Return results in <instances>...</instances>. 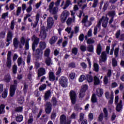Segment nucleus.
Instances as JSON below:
<instances>
[{"mask_svg":"<svg viewBox=\"0 0 124 124\" xmlns=\"http://www.w3.org/2000/svg\"><path fill=\"white\" fill-rule=\"evenodd\" d=\"M31 40H34L32 43V50L35 56L39 57L40 55H43V51L40 48H37L35 50V48L37 47V45L39 44V38L36 37V36L34 34L31 37Z\"/></svg>","mask_w":124,"mask_h":124,"instance_id":"f257e3e1","label":"nucleus"},{"mask_svg":"<svg viewBox=\"0 0 124 124\" xmlns=\"http://www.w3.org/2000/svg\"><path fill=\"white\" fill-rule=\"evenodd\" d=\"M30 40H31V39H29L26 41L25 37L22 36L20 40L21 44L19 45V49H23V46L25 44V50H29L30 49Z\"/></svg>","mask_w":124,"mask_h":124,"instance_id":"f03ea898","label":"nucleus"},{"mask_svg":"<svg viewBox=\"0 0 124 124\" xmlns=\"http://www.w3.org/2000/svg\"><path fill=\"white\" fill-rule=\"evenodd\" d=\"M70 99L72 105H74L77 102V94L74 90H71L69 92Z\"/></svg>","mask_w":124,"mask_h":124,"instance_id":"7ed1b4c3","label":"nucleus"},{"mask_svg":"<svg viewBox=\"0 0 124 124\" xmlns=\"http://www.w3.org/2000/svg\"><path fill=\"white\" fill-rule=\"evenodd\" d=\"M89 87L88 85L85 84L81 87V89L80 90L79 93L78 94L79 98H83L86 95V92L88 91Z\"/></svg>","mask_w":124,"mask_h":124,"instance_id":"20e7f679","label":"nucleus"},{"mask_svg":"<svg viewBox=\"0 0 124 124\" xmlns=\"http://www.w3.org/2000/svg\"><path fill=\"white\" fill-rule=\"evenodd\" d=\"M68 79L67 77L62 76L59 79V83L62 88H66L68 84Z\"/></svg>","mask_w":124,"mask_h":124,"instance_id":"39448f33","label":"nucleus"},{"mask_svg":"<svg viewBox=\"0 0 124 124\" xmlns=\"http://www.w3.org/2000/svg\"><path fill=\"white\" fill-rule=\"evenodd\" d=\"M12 55V52L11 51H8L7 55V61L6 66L8 68H11L12 65V61L11 60V55Z\"/></svg>","mask_w":124,"mask_h":124,"instance_id":"423d86ee","label":"nucleus"},{"mask_svg":"<svg viewBox=\"0 0 124 124\" xmlns=\"http://www.w3.org/2000/svg\"><path fill=\"white\" fill-rule=\"evenodd\" d=\"M40 32V34H39V36L41 37V39L42 40L46 39V38L47 37V32H46V30L45 29V26H44V25L41 27Z\"/></svg>","mask_w":124,"mask_h":124,"instance_id":"0eeeda50","label":"nucleus"},{"mask_svg":"<svg viewBox=\"0 0 124 124\" xmlns=\"http://www.w3.org/2000/svg\"><path fill=\"white\" fill-rule=\"evenodd\" d=\"M2 93L1 96L0 95V97H2V98H6L7 97V95L8 94V90L7 89H4L3 91V85L0 84V94Z\"/></svg>","mask_w":124,"mask_h":124,"instance_id":"6e6552de","label":"nucleus"},{"mask_svg":"<svg viewBox=\"0 0 124 124\" xmlns=\"http://www.w3.org/2000/svg\"><path fill=\"white\" fill-rule=\"evenodd\" d=\"M69 12L67 10H64L62 12L61 15V19L62 23H65V21L67 19V16H69Z\"/></svg>","mask_w":124,"mask_h":124,"instance_id":"1a4fd4ad","label":"nucleus"},{"mask_svg":"<svg viewBox=\"0 0 124 124\" xmlns=\"http://www.w3.org/2000/svg\"><path fill=\"white\" fill-rule=\"evenodd\" d=\"M45 110L46 114H51L52 112V104L50 102H46L45 104Z\"/></svg>","mask_w":124,"mask_h":124,"instance_id":"9d476101","label":"nucleus"},{"mask_svg":"<svg viewBox=\"0 0 124 124\" xmlns=\"http://www.w3.org/2000/svg\"><path fill=\"white\" fill-rule=\"evenodd\" d=\"M13 37V34L12 33V31H8L7 34V39H6V42H8V43L6 44L7 47H8L10 43L12 42Z\"/></svg>","mask_w":124,"mask_h":124,"instance_id":"9b49d317","label":"nucleus"},{"mask_svg":"<svg viewBox=\"0 0 124 124\" xmlns=\"http://www.w3.org/2000/svg\"><path fill=\"white\" fill-rule=\"evenodd\" d=\"M49 75V81L54 82L55 80L56 81H59V77H60V76H58L56 77L55 76V74L54 73V72H49L48 73Z\"/></svg>","mask_w":124,"mask_h":124,"instance_id":"f8f14e48","label":"nucleus"},{"mask_svg":"<svg viewBox=\"0 0 124 124\" xmlns=\"http://www.w3.org/2000/svg\"><path fill=\"white\" fill-rule=\"evenodd\" d=\"M71 120L66 122V116L64 114H62L60 117V124H71Z\"/></svg>","mask_w":124,"mask_h":124,"instance_id":"ddd939ff","label":"nucleus"},{"mask_svg":"<svg viewBox=\"0 0 124 124\" xmlns=\"http://www.w3.org/2000/svg\"><path fill=\"white\" fill-rule=\"evenodd\" d=\"M51 94H52V93H51V90H48L46 91L45 95H44V100L45 101H47V100H49V99H50Z\"/></svg>","mask_w":124,"mask_h":124,"instance_id":"4468645a","label":"nucleus"},{"mask_svg":"<svg viewBox=\"0 0 124 124\" xmlns=\"http://www.w3.org/2000/svg\"><path fill=\"white\" fill-rule=\"evenodd\" d=\"M47 22L48 28L49 29H52V27H53L54 25V19H53V18L51 17H48Z\"/></svg>","mask_w":124,"mask_h":124,"instance_id":"2eb2a0df","label":"nucleus"},{"mask_svg":"<svg viewBox=\"0 0 124 124\" xmlns=\"http://www.w3.org/2000/svg\"><path fill=\"white\" fill-rule=\"evenodd\" d=\"M46 74V71L45 70V68L41 67L38 70V77H41V76H43V75H45Z\"/></svg>","mask_w":124,"mask_h":124,"instance_id":"dca6fc26","label":"nucleus"},{"mask_svg":"<svg viewBox=\"0 0 124 124\" xmlns=\"http://www.w3.org/2000/svg\"><path fill=\"white\" fill-rule=\"evenodd\" d=\"M46 47H47L46 42L44 41H41L39 42V48H40L42 51H43L44 50H45V49H46Z\"/></svg>","mask_w":124,"mask_h":124,"instance_id":"f3484780","label":"nucleus"},{"mask_svg":"<svg viewBox=\"0 0 124 124\" xmlns=\"http://www.w3.org/2000/svg\"><path fill=\"white\" fill-rule=\"evenodd\" d=\"M116 110L117 112H121V111H123V101L121 100L118 103L116 108Z\"/></svg>","mask_w":124,"mask_h":124,"instance_id":"a211bd4d","label":"nucleus"},{"mask_svg":"<svg viewBox=\"0 0 124 124\" xmlns=\"http://www.w3.org/2000/svg\"><path fill=\"white\" fill-rule=\"evenodd\" d=\"M101 62H106L107 61V54L106 51H103L101 56Z\"/></svg>","mask_w":124,"mask_h":124,"instance_id":"6ab92c4d","label":"nucleus"},{"mask_svg":"<svg viewBox=\"0 0 124 124\" xmlns=\"http://www.w3.org/2000/svg\"><path fill=\"white\" fill-rule=\"evenodd\" d=\"M45 63L47 66H50V65L53 64V61H52V59H51L50 57H46L45 59Z\"/></svg>","mask_w":124,"mask_h":124,"instance_id":"aec40b11","label":"nucleus"},{"mask_svg":"<svg viewBox=\"0 0 124 124\" xmlns=\"http://www.w3.org/2000/svg\"><path fill=\"white\" fill-rule=\"evenodd\" d=\"M58 40V36H53L49 40V43L50 45H53V44H55L57 41Z\"/></svg>","mask_w":124,"mask_h":124,"instance_id":"412c9836","label":"nucleus"},{"mask_svg":"<svg viewBox=\"0 0 124 124\" xmlns=\"http://www.w3.org/2000/svg\"><path fill=\"white\" fill-rule=\"evenodd\" d=\"M75 22V16H73V18L69 17L67 21H66V23L67 25V26H70L71 25V23H74Z\"/></svg>","mask_w":124,"mask_h":124,"instance_id":"4be33fe9","label":"nucleus"},{"mask_svg":"<svg viewBox=\"0 0 124 124\" xmlns=\"http://www.w3.org/2000/svg\"><path fill=\"white\" fill-rule=\"evenodd\" d=\"M102 51V46H101V45L100 44H99L97 46L96 53L97 55H100L101 54V52Z\"/></svg>","mask_w":124,"mask_h":124,"instance_id":"5701e85b","label":"nucleus"},{"mask_svg":"<svg viewBox=\"0 0 124 124\" xmlns=\"http://www.w3.org/2000/svg\"><path fill=\"white\" fill-rule=\"evenodd\" d=\"M13 45L15 49H18L19 47V40L17 38H15L13 40Z\"/></svg>","mask_w":124,"mask_h":124,"instance_id":"b1692460","label":"nucleus"},{"mask_svg":"<svg viewBox=\"0 0 124 124\" xmlns=\"http://www.w3.org/2000/svg\"><path fill=\"white\" fill-rule=\"evenodd\" d=\"M96 95L98 97H101L103 95V89L102 88L98 89L96 90Z\"/></svg>","mask_w":124,"mask_h":124,"instance_id":"393cba45","label":"nucleus"},{"mask_svg":"<svg viewBox=\"0 0 124 124\" xmlns=\"http://www.w3.org/2000/svg\"><path fill=\"white\" fill-rule=\"evenodd\" d=\"M86 79L88 83H92L93 81V77L92 75L86 74Z\"/></svg>","mask_w":124,"mask_h":124,"instance_id":"a878e982","label":"nucleus"},{"mask_svg":"<svg viewBox=\"0 0 124 124\" xmlns=\"http://www.w3.org/2000/svg\"><path fill=\"white\" fill-rule=\"evenodd\" d=\"M15 92H16V88L13 87L10 88V96L11 97H13L15 95Z\"/></svg>","mask_w":124,"mask_h":124,"instance_id":"bb28decb","label":"nucleus"},{"mask_svg":"<svg viewBox=\"0 0 124 124\" xmlns=\"http://www.w3.org/2000/svg\"><path fill=\"white\" fill-rule=\"evenodd\" d=\"M91 102L92 103H96L97 102V97H96V95L95 93H93L91 97Z\"/></svg>","mask_w":124,"mask_h":124,"instance_id":"cd10ccee","label":"nucleus"},{"mask_svg":"<svg viewBox=\"0 0 124 124\" xmlns=\"http://www.w3.org/2000/svg\"><path fill=\"white\" fill-rule=\"evenodd\" d=\"M100 84V80L96 76L94 77V86H97Z\"/></svg>","mask_w":124,"mask_h":124,"instance_id":"c85d7f7f","label":"nucleus"},{"mask_svg":"<svg viewBox=\"0 0 124 124\" xmlns=\"http://www.w3.org/2000/svg\"><path fill=\"white\" fill-rule=\"evenodd\" d=\"M5 105L1 104L0 106V115L3 114L5 113Z\"/></svg>","mask_w":124,"mask_h":124,"instance_id":"c756f323","label":"nucleus"},{"mask_svg":"<svg viewBox=\"0 0 124 124\" xmlns=\"http://www.w3.org/2000/svg\"><path fill=\"white\" fill-rule=\"evenodd\" d=\"M109 98L110 100H108V104L110 105L113 104V102H114V93H113V92H111Z\"/></svg>","mask_w":124,"mask_h":124,"instance_id":"7c9ffc66","label":"nucleus"},{"mask_svg":"<svg viewBox=\"0 0 124 124\" xmlns=\"http://www.w3.org/2000/svg\"><path fill=\"white\" fill-rule=\"evenodd\" d=\"M16 120L17 123H21V122H23L24 117L22 115H18L16 117Z\"/></svg>","mask_w":124,"mask_h":124,"instance_id":"2f4dec72","label":"nucleus"},{"mask_svg":"<svg viewBox=\"0 0 124 124\" xmlns=\"http://www.w3.org/2000/svg\"><path fill=\"white\" fill-rule=\"evenodd\" d=\"M87 49L88 52H90V53H93V50H94V48L93 45H89L87 46Z\"/></svg>","mask_w":124,"mask_h":124,"instance_id":"473e14b6","label":"nucleus"},{"mask_svg":"<svg viewBox=\"0 0 124 124\" xmlns=\"http://www.w3.org/2000/svg\"><path fill=\"white\" fill-rule=\"evenodd\" d=\"M29 88V86L28 85V84H27V83L24 82L23 83V93H27L28 92V89Z\"/></svg>","mask_w":124,"mask_h":124,"instance_id":"72a5a7b5","label":"nucleus"},{"mask_svg":"<svg viewBox=\"0 0 124 124\" xmlns=\"http://www.w3.org/2000/svg\"><path fill=\"white\" fill-rule=\"evenodd\" d=\"M51 52V50L50 48H46L45 51L44 56L46 58L50 57V53Z\"/></svg>","mask_w":124,"mask_h":124,"instance_id":"f704fd0d","label":"nucleus"},{"mask_svg":"<svg viewBox=\"0 0 124 124\" xmlns=\"http://www.w3.org/2000/svg\"><path fill=\"white\" fill-rule=\"evenodd\" d=\"M93 66L94 71H95V72H98V71H99V65L97 63H94Z\"/></svg>","mask_w":124,"mask_h":124,"instance_id":"c9c22d12","label":"nucleus"},{"mask_svg":"<svg viewBox=\"0 0 124 124\" xmlns=\"http://www.w3.org/2000/svg\"><path fill=\"white\" fill-rule=\"evenodd\" d=\"M4 80L6 83H9L10 80H11V77H10V75H7L5 76Z\"/></svg>","mask_w":124,"mask_h":124,"instance_id":"e433bc0d","label":"nucleus"},{"mask_svg":"<svg viewBox=\"0 0 124 124\" xmlns=\"http://www.w3.org/2000/svg\"><path fill=\"white\" fill-rule=\"evenodd\" d=\"M51 101L52 102V105L53 106H57L58 100H57V98H56V97H53L51 99Z\"/></svg>","mask_w":124,"mask_h":124,"instance_id":"4c0bfd02","label":"nucleus"},{"mask_svg":"<svg viewBox=\"0 0 124 124\" xmlns=\"http://www.w3.org/2000/svg\"><path fill=\"white\" fill-rule=\"evenodd\" d=\"M87 79L86 76H85L84 75H82L79 77V78L78 79L79 82L80 83H82L84 80H86Z\"/></svg>","mask_w":124,"mask_h":124,"instance_id":"58836bf2","label":"nucleus"},{"mask_svg":"<svg viewBox=\"0 0 124 124\" xmlns=\"http://www.w3.org/2000/svg\"><path fill=\"white\" fill-rule=\"evenodd\" d=\"M103 112L105 114V120H108V110H107V108H104Z\"/></svg>","mask_w":124,"mask_h":124,"instance_id":"ea45409f","label":"nucleus"},{"mask_svg":"<svg viewBox=\"0 0 124 124\" xmlns=\"http://www.w3.org/2000/svg\"><path fill=\"white\" fill-rule=\"evenodd\" d=\"M46 88H47V85L45 84H44L39 87V90L40 91V92H42V91L46 90Z\"/></svg>","mask_w":124,"mask_h":124,"instance_id":"a19ab883","label":"nucleus"},{"mask_svg":"<svg viewBox=\"0 0 124 124\" xmlns=\"http://www.w3.org/2000/svg\"><path fill=\"white\" fill-rule=\"evenodd\" d=\"M108 15L109 17L114 18L116 15V12H115V11H109L108 12Z\"/></svg>","mask_w":124,"mask_h":124,"instance_id":"79ce46f5","label":"nucleus"},{"mask_svg":"<svg viewBox=\"0 0 124 124\" xmlns=\"http://www.w3.org/2000/svg\"><path fill=\"white\" fill-rule=\"evenodd\" d=\"M112 65L113 67H116V66H118V62L116 59L113 58L112 59Z\"/></svg>","mask_w":124,"mask_h":124,"instance_id":"37998d69","label":"nucleus"},{"mask_svg":"<svg viewBox=\"0 0 124 124\" xmlns=\"http://www.w3.org/2000/svg\"><path fill=\"white\" fill-rule=\"evenodd\" d=\"M72 52L75 56L78 54V48L74 47L72 49Z\"/></svg>","mask_w":124,"mask_h":124,"instance_id":"c03bdc74","label":"nucleus"},{"mask_svg":"<svg viewBox=\"0 0 124 124\" xmlns=\"http://www.w3.org/2000/svg\"><path fill=\"white\" fill-rule=\"evenodd\" d=\"M76 76V73L74 72H72L69 74V79H71V80H74Z\"/></svg>","mask_w":124,"mask_h":124,"instance_id":"a18cd8bd","label":"nucleus"},{"mask_svg":"<svg viewBox=\"0 0 124 124\" xmlns=\"http://www.w3.org/2000/svg\"><path fill=\"white\" fill-rule=\"evenodd\" d=\"M104 18H105V16H102V18H101L99 19V22H98L96 27L97 28H100V26H101V22H102V21H103V19H104Z\"/></svg>","mask_w":124,"mask_h":124,"instance_id":"49530a36","label":"nucleus"},{"mask_svg":"<svg viewBox=\"0 0 124 124\" xmlns=\"http://www.w3.org/2000/svg\"><path fill=\"white\" fill-rule=\"evenodd\" d=\"M54 5H55V2L52 1L50 2L49 5V12L51 13L52 12V10L53 8H54Z\"/></svg>","mask_w":124,"mask_h":124,"instance_id":"de8ad7c7","label":"nucleus"},{"mask_svg":"<svg viewBox=\"0 0 124 124\" xmlns=\"http://www.w3.org/2000/svg\"><path fill=\"white\" fill-rule=\"evenodd\" d=\"M71 2V1H70V0H67L63 7V9H66V8H67V7H68L69 5H70Z\"/></svg>","mask_w":124,"mask_h":124,"instance_id":"09e8293b","label":"nucleus"},{"mask_svg":"<svg viewBox=\"0 0 124 124\" xmlns=\"http://www.w3.org/2000/svg\"><path fill=\"white\" fill-rule=\"evenodd\" d=\"M17 86H18V81H17L16 79H15L14 80V84L11 85L10 87L16 89V88H17Z\"/></svg>","mask_w":124,"mask_h":124,"instance_id":"8fccbe9b","label":"nucleus"},{"mask_svg":"<svg viewBox=\"0 0 124 124\" xmlns=\"http://www.w3.org/2000/svg\"><path fill=\"white\" fill-rule=\"evenodd\" d=\"M32 122H33V117L32 116V114H31L30 115V117L28 121V124H32Z\"/></svg>","mask_w":124,"mask_h":124,"instance_id":"3c124183","label":"nucleus"},{"mask_svg":"<svg viewBox=\"0 0 124 124\" xmlns=\"http://www.w3.org/2000/svg\"><path fill=\"white\" fill-rule=\"evenodd\" d=\"M120 50V48L116 47L114 50V56L115 58H118L119 57V50Z\"/></svg>","mask_w":124,"mask_h":124,"instance_id":"603ef678","label":"nucleus"},{"mask_svg":"<svg viewBox=\"0 0 124 124\" xmlns=\"http://www.w3.org/2000/svg\"><path fill=\"white\" fill-rule=\"evenodd\" d=\"M15 111L18 113H21L23 112V107H18L15 108Z\"/></svg>","mask_w":124,"mask_h":124,"instance_id":"864d4df0","label":"nucleus"},{"mask_svg":"<svg viewBox=\"0 0 124 124\" xmlns=\"http://www.w3.org/2000/svg\"><path fill=\"white\" fill-rule=\"evenodd\" d=\"M103 118H104V116H103V113L101 112L98 116V122H102V121H103Z\"/></svg>","mask_w":124,"mask_h":124,"instance_id":"5fc2aeb1","label":"nucleus"},{"mask_svg":"<svg viewBox=\"0 0 124 124\" xmlns=\"http://www.w3.org/2000/svg\"><path fill=\"white\" fill-rule=\"evenodd\" d=\"M61 73H62V67H59L57 71L56 72V76H61V75H60Z\"/></svg>","mask_w":124,"mask_h":124,"instance_id":"6e6d98bb","label":"nucleus"},{"mask_svg":"<svg viewBox=\"0 0 124 124\" xmlns=\"http://www.w3.org/2000/svg\"><path fill=\"white\" fill-rule=\"evenodd\" d=\"M80 49L81 52H86V51H87V47L84 45L80 46Z\"/></svg>","mask_w":124,"mask_h":124,"instance_id":"4d7b16f0","label":"nucleus"},{"mask_svg":"<svg viewBox=\"0 0 124 124\" xmlns=\"http://www.w3.org/2000/svg\"><path fill=\"white\" fill-rule=\"evenodd\" d=\"M84 38H85V35L83 33L80 34L78 37L79 40L82 42L84 41Z\"/></svg>","mask_w":124,"mask_h":124,"instance_id":"13d9d810","label":"nucleus"},{"mask_svg":"<svg viewBox=\"0 0 124 124\" xmlns=\"http://www.w3.org/2000/svg\"><path fill=\"white\" fill-rule=\"evenodd\" d=\"M18 69V67H17V65H14L13 66V72L14 74H16L17 73V70Z\"/></svg>","mask_w":124,"mask_h":124,"instance_id":"bf43d9fd","label":"nucleus"},{"mask_svg":"<svg viewBox=\"0 0 124 124\" xmlns=\"http://www.w3.org/2000/svg\"><path fill=\"white\" fill-rule=\"evenodd\" d=\"M68 66L70 67V68H75V67H76V64L75 62H72L69 63Z\"/></svg>","mask_w":124,"mask_h":124,"instance_id":"052dcab7","label":"nucleus"},{"mask_svg":"<svg viewBox=\"0 0 124 124\" xmlns=\"http://www.w3.org/2000/svg\"><path fill=\"white\" fill-rule=\"evenodd\" d=\"M6 17H8V12L2 14L1 16V19H4V20H5Z\"/></svg>","mask_w":124,"mask_h":124,"instance_id":"680f3d73","label":"nucleus"},{"mask_svg":"<svg viewBox=\"0 0 124 124\" xmlns=\"http://www.w3.org/2000/svg\"><path fill=\"white\" fill-rule=\"evenodd\" d=\"M31 54H28L27 55V63H30L31 62Z\"/></svg>","mask_w":124,"mask_h":124,"instance_id":"e2e57ef3","label":"nucleus"},{"mask_svg":"<svg viewBox=\"0 0 124 124\" xmlns=\"http://www.w3.org/2000/svg\"><path fill=\"white\" fill-rule=\"evenodd\" d=\"M89 17V16H86L84 18L82 19L81 21V23L82 24H86L87 23V21H88V18Z\"/></svg>","mask_w":124,"mask_h":124,"instance_id":"0e129e2a","label":"nucleus"},{"mask_svg":"<svg viewBox=\"0 0 124 124\" xmlns=\"http://www.w3.org/2000/svg\"><path fill=\"white\" fill-rule=\"evenodd\" d=\"M22 62H23V59L21 57H19L17 59L18 66H20L22 64Z\"/></svg>","mask_w":124,"mask_h":124,"instance_id":"69168bd1","label":"nucleus"},{"mask_svg":"<svg viewBox=\"0 0 124 124\" xmlns=\"http://www.w3.org/2000/svg\"><path fill=\"white\" fill-rule=\"evenodd\" d=\"M21 11H22V7H18L16 10V16H19Z\"/></svg>","mask_w":124,"mask_h":124,"instance_id":"338daca9","label":"nucleus"},{"mask_svg":"<svg viewBox=\"0 0 124 124\" xmlns=\"http://www.w3.org/2000/svg\"><path fill=\"white\" fill-rule=\"evenodd\" d=\"M5 37V31H2L0 32V38H4Z\"/></svg>","mask_w":124,"mask_h":124,"instance_id":"774afa93","label":"nucleus"}]
</instances>
